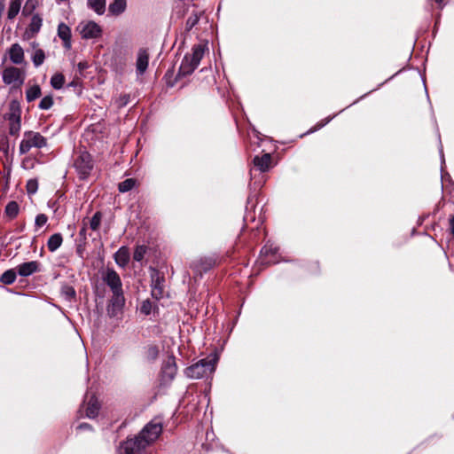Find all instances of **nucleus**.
<instances>
[{
  "mask_svg": "<svg viewBox=\"0 0 454 454\" xmlns=\"http://www.w3.org/2000/svg\"><path fill=\"white\" fill-rule=\"evenodd\" d=\"M162 426L160 422H150L137 435L129 437L123 442L118 454H147V447L153 443L161 434Z\"/></svg>",
  "mask_w": 454,
  "mask_h": 454,
  "instance_id": "1",
  "label": "nucleus"
},
{
  "mask_svg": "<svg viewBox=\"0 0 454 454\" xmlns=\"http://www.w3.org/2000/svg\"><path fill=\"white\" fill-rule=\"evenodd\" d=\"M206 50H207V42L193 45L192 52L184 55L176 74V78L185 77L192 74L200 65Z\"/></svg>",
  "mask_w": 454,
  "mask_h": 454,
  "instance_id": "2",
  "label": "nucleus"
},
{
  "mask_svg": "<svg viewBox=\"0 0 454 454\" xmlns=\"http://www.w3.org/2000/svg\"><path fill=\"white\" fill-rule=\"evenodd\" d=\"M217 360L216 356L200 359L199 362L186 368L185 374L192 379H201L212 374L215 370Z\"/></svg>",
  "mask_w": 454,
  "mask_h": 454,
  "instance_id": "3",
  "label": "nucleus"
},
{
  "mask_svg": "<svg viewBox=\"0 0 454 454\" xmlns=\"http://www.w3.org/2000/svg\"><path fill=\"white\" fill-rule=\"evenodd\" d=\"M8 121V131L11 136L17 137L21 129V107L17 100H12L9 104V110L4 114Z\"/></svg>",
  "mask_w": 454,
  "mask_h": 454,
  "instance_id": "4",
  "label": "nucleus"
},
{
  "mask_svg": "<svg viewBox=\"0 0 454 454\" xmlns=\"http://www.w3.org/2000/svg\"><path fill=\"white\" fill-rule=\"evenodd\" d=\"M47 145V139L39 132L25 131L19 146L20 154L27 153L32 148L41 149Z\"/></svg>",
  "mask_w": 454,
  "mask_h": 454,
  "instance_id": "5",
  "label": "nucleus"
},
{
  "mask_svg": "<svg viewBox=\"0 0 454 454\" xmlns=\"http://www.w3.org/2000/svg\"><path fill=\"white\" fill-rule=\"evenodd\" d=\"M74 167L80 179H87L93 169V161L90 154L87 152H81L74 159Z\"/></svg>",
  "mask_w": 454,
  "mask_h": 454,
  "instance_id": "6",
  "label": "nucleus"
},
{
  "mask_svg": "<svg viewBox=\"0 0 454 454\" xmlns=\"http://www.w3.org/2000/svg\"><path fill=\"white\" fill-rule=\"evenodd\" d=\"M3 81L5 84H13L20 87L25 81L24 72L15 67H8L3 71Z\"/></svg>",
  "mask_w": 454,
  "mask_h": 454,
  "instance_id": "7",
  "label": "nucleus"
},
{
  "mask_svg": "<svg viewBox=\"0 0 454 454\" xmlns=\"http://www.w3.org/2000/svg\"><path fill=\"white\" fill-rule=\"evenodd\" d=\"M151 282L152 296L160 300L164 295V276L159 270L151 269Z\"/></svg>",
  "mask_w": 454,
  "mask_h": 454,
  "instance_id": "8",
  "label": "nucleus"
},
{
  "mask_svg": "<svg viewBox=\"0 0 454 454\" xmlns=\"http://www.w3.org/2000/svg\"><path fill=\"white\" fill-rule=\"evenodd\" d=\"M78 29L84 39H96L102 35L101 27L95 21L82 22Z\"/></svg>",
  "mask_w": 454,
  "mask_h": 454,
  "instance_id": "9",
  "label": "nucleus"
},
{
  "mask_svg": "<svg viewBox=\"0 0 454 454\" xmlns=\"http://www.w3.org/2000/svg\"><path fill=\"white\" fill-rule=\"evenodd\" d=\"M125 305L123 294H113L106 307L107 315L110 317H116L122 313Z\"/></svg>",
  "mask_w": 454,
  "mask_h": 454,
  "instance_id": "10",
  "label": "nucleus"
},
{
  "mask_svg": "<svg viewBox=\"0 0 454 454\" xmlns=\"http://www.w3.org/2000/svg\"><path fill=\"white\" fill-rule=\"evenodd\" d=\"M103 279L111 289L113 294H123L121 278L114 270L108 269Z\"/></svg>",
  "mask_w": 454,
  "mask_h": 454,
  "instance_id": "11",
  "label": "nucleus"
},
{
  "mask_svg": "<svg viewBox=\"0 0 454 454\" xmlns=\"http://www.w3.org/2000/svg\"><path fill=\"white\" fill-rule=\"evenodd\" d=\"M278 248L273 247L272 244L267 243L261 250L260 262L262 264L270 265L277 263V253Z\"/></svg>",
  "mask_w": 454,
  "mask_h": 454,
  "instance_id": "12",
  "label": "nucleus"
},
{
  "mask_svg": "<svg viewBox=\"0 0 454 454\" xmlns=\"http://www.w3.org/2000/svg\"><path fill=\"white\" fill-rule=\"evenodd\" d=\"M42 26L43 17L39 13L33 14L24 35L27 39L34 38L40 32Z\"/></svg>",
  "mask_w": 454,
  "mask_h": 454,
  "instance_id": "13",
  "label": "nucleus"
},
{
  "mask_svg": "<svg viewBox=\"0 0 454 454\" xmlns=\"http://www.w3.org/2000/svg\"><path fill=\"white\" fill-rule=\"evenodd\" d=\"M149 63V54L146 50L140 49L137 52L136 68L138 75H142L145 74L148 67Z\"/></svg>",
  "mask_w": 454,
  "mask_h": 454,
  "instance_id": "14",
  "label": "nucleus"
},
{
  "mask_svg": "<svg viewBox=\"0 0 454 454\" xmlns=\"http://www.w3.org/2000/svg\"><path fill=\"white\" fill-rule=\"evenodd\" d=\"M10 60L15 65L24 62V51L19 43H14L9 49Z\"/></svg>",
  "mask_w": 454,
  "mask_h": 454,
  "instance_id": "15",
  "label": "nucleus"
},
{
  "mask_svg": "<svg viewBox=\"0 0 454 454\" xmlns=\"http://www.w3.org/2000/svg\"><path fill=\"white\" fill-rule=\"evenodd\" d=\"M58 35L63 41L64 47L69 49L71 47V29L65 23L58 26Z\"/></svg>",
  "mask_w": 454,
  "mask_h": 454,
  "instance_id": "16",
  "label": "nucleus"
},
{
  "mask_svg": "<svg viewBox=\"0 0 454 454\" xmlns=\"http://www.w3.org/2000/svg\"><path fill=\"white\" fill-rule=\"evenodd\" d=\"M254 165L261 171L266 172L270 168L271 156L270 153H264L262 156L254 158Z\"/></svg>",
  "mask_w": 454,
  "mask_h": 454,
  "instance_id": "17",
  "label": "nucleus"
},
{
  "mask_svg": "<svg viewBox=\"0 0 454 454\" xmlns=\"http://www.w3.org/2000/svg\"><path fill=\"white\" fill-rule=\"evenodd\" d=\"M18 273L22 277H28L38 270V262L31 261L18 266Z\"/></svg>",
  "mask_w": 454,
  "mask_h": 454,
  "instance_id": "18",
  "label": "nucleus"
},
{
  "mask_svg": "<svg viewBox=\"0 0 454 454\" xmlns=\"http://www.w3.org/2000/svg\"><path fill=\"white\" fill-rule=\"evenodd\" d=\"M99 408L100 405L98 399L94 395L90 396L87 403L86 417L89 419L96 418L98 414Z\"/></svg>",
  "mask_w": 454,
  "mask_h": 454,
  "instance_id": "19",
  "label": "nucleus"
},
{
  "mask_svg": "<svg viewBox=\"0 0 454 454\" xmlns=\"http://www.w3.org/2000/svg\"><path fill=\"white\" fill-rule=\"evenodd\" d=\"M87 6L98 15H103L106 8V0H87Z\"/></svg>",
  "mask_w": 454,
  "mask_h": 454,
  "instance_id": "20",
  "label": "nucleus"
},
{
  "mask_svg": "<svg viewBox=\"0 0 454 454\" xmlns=\"http://www.w3.org/2000/svg\"><path fill=\"white\" fill-rule=\"evenodd\" d=\"M22 2L21 0H10L7 11V19L9 20H12L17 17L21 10Z\"/></svg>",
  "mask_w": 454,
  "mask_h": 454,
  "instance_id": "21",
  "label": "nucleus"
},
{
  "mask_svg": "<svg viewBox=\"0 0 454 454\" xmlns=\"http://www.w3.org/2000/svg\"><path fill=\"white\" fill-rule=\"evenodd\" d=\"M115 262L121 266L125 267L129 261V253L127 247H121L115 254L114 256Z\"/></svg>",
  "mask_w": 454,
  "mask_h": 454,
  "instance_id": "22",
  "label": "nucleus"
},
{
  "mask_svg": "<svg viewBox=\"0 0 454 454\" xmlns=\"http://www.w3.org/2000/svg\"><path fill=\"white\" fill-rule=\"evenodd\" d=\"M126 7V0H114V2L109 4L108 10L111 14L118 16L124 12Z\"/></svg>",
  "mask_w": 454,
  "mask_h": 454,
  "instance_id": "23",
  "label": "nucleus"
},
{
  "mask_svg": "<svg viewBox=\"0 0 454 454\" xmlns=\"http://www.w3.org/2000/svg\"><path fill=\"white\" fill-rule=\"evenodd\" d=\"M63 238L60 233L51 235L47 241V247L51 252H55L62 245Z\"/></svg>",
  "mask_w": 454,
  "mask_h": 454,
  "instance_id": "24",
  "label": "nucleus"
},
{
  "mask_svg": "<svg viewBox=\"0 0 454 454\" xmlns=\"http://www.w3.org/2000/svg\"><path fill=\"white\" fill-rule=\"evenodd\" d=\"M0 153H3L6 160H12V153H10V145L6 137H0Z\"/></svg>",
  "mask_w": 454,
  "mask_h": 454,
  "instance_id": "25",
  "label": "nucleus"
},
{
  "mask_svg": "<svg viewBox=\"0 0 454 454\" xmlns=\"http://www.w3.org/2000/svg\"><path fill=\"white\" fill-rule=\"evenodd\" d=\"M17 278V273L14 269H10L4 271L1 277L0 281L4 285H12Z\"/></svg>",
  "mask_w": 454,
  "mask_h": 454,
  "instance_id": "26",
  "label": "nucleus"
},
{
  "mask_svg": "<svg viewBox=\"0 0 454 454\" xmlns=\"http://www.w3.org/2000/svg\"><path fill=\"white\" fill-rule=\"evenodd\" d=\"M159 353L160 350L157 345L151 344L145 348V358L148 361H155L159 356Z\"/></svg>",
  "mask_w": 454,
  "mask_h": 454,
  "instance_id": "27",
  "label": "nucleus"
},
{
  "mask_svg": "<svg viewBox=\"0 0 454 454\" xmlns=\"http://www.w3.org/2000/svg\"><path fill=\"white\" fill-rule=\"evenodd\" d=\"M61 295L68 301H72L75 299V290L73 286L68 285H64L61 287Z\"/></svg>",
  "mask_w": 454,
  "mask_h": 454,
  "instance_id": "28",
  "label": "nucleus"
},
{
  "mask_svg": "<svg viewBox=\"0 0 454 454\" xmlns=\"http://www.w3.org/2000/svg\"><path fill=\"white\" fill-rule=\"evenodd\" d=\"M136 179L134 178H128L124 181L121 182L118 185V189L120 192H127L132 190L136 185Z\"/></svg>",
  "mask_w": 454,
  "mask_h": 454,
  "instance_id": "29",
  "label": "nucleus"
},
{
  "mask_svg": "<svg viewBox=\"0 0 454 454\" xmlns=\"http://www.w3.org/2000/svg\"><path fill=\"white\" fill-rule=\"evenodd\" d=\"M19 205L16 201H10L5 207V214L10 218H15L19 214Z\"/></svg>",
  "mask_w": 454,
  "mask_h": 454,
  "instance_id": "30",
  "label": "nucleus"
},
{
  "mask_svg": "<svg viewBox=\"0 0 454 454\" xmlns=\"http://www.w3.org/2000/svg\"><path fill=\"white\" fill-rule=\"evenodd\" d=\"M41 96V89L38 85L30 87L26 92L27 102H32Z\"/></svg>",
  "mask_w": 454,
  "mask_h": 454,
  "instance_id": "31",
  "label": "nucleus"
},
{
  "mask_svg": "<svg viewBox=\"0 0 454 454\" xmlns=\"http://www.w3.org/2000/svg\"><path fill=\"white\" fill-rule=\"evenodd\" d=\"M37 6V0H27L21 11L23 16L27 17L31 15Z\"/></svg>",
  "mask_w": 454,
  "mask_h": 454,
  "instance_id": "32",
  "label": "nucleus"
},
{
  "mask_svg": "<svg viewBox=\"0 0 454 454\" xmlns=\"http://www.w3.org/2000/svg\"><path fill=\"white\" fill-rule=\"evenodd\" d=\"M45 59V53L42 49H36L32 56V61L35 67H40Z\"/></svg>",
  "mask_w": 454,
  "mask_h": 454,
  "instance_id": "33",
  "label": "nucleus"
},
{
  "mask_svg": "<svg viewBox=\"0 0 454 454\" xmlns=\"http://www.w3.org/2000/svg\"><path fill=\"white\" fill-rule=\"evenodd\" d=\"M147 253V247L145 245H138L136 247L134 254H133V259L137 262H141L145 254Z\"/></svg>",
  "mask_w": 454,
  "mask_h": 454,
  "instance_id": "34",
  "label": "nucleus"
},
{
  "mask_svg": "<svg viewBox=\"0 0 454 454\" xmlns=\"http://www.w3.org/2000/svg\"><path fill=\"white\" fill-rule=\"evenodd\" d=\"M64 83H65V77L61 74H55L51 78V84L56 90L61 89L63 87Z\"/></svg>",
  "mask_w": 454,
  "mask_h": 454,
  "instance_id": "35",
  "label": "nucleus"
},
{
  "mask_svg": "<svg viewBox=\"0 0 454 454\" xmlns=\"http://www.w3.org/2000/svg\"><path fill=\"white\" fill-rule=\"evenodd\" d=\"M200 21V15L197 12L191 14L185 22V30L190 31Z\"/></svg>",
  "mask_w": 454,
  "mask_h": 454,
  "instance_id": "36",
  "label": "nucleus"
},
{
  "mask_svg": "<svg viewBox=\"0 0 454 454\" xmlns=\"http://www.w3.org/2000/svg\"><path fill=\"white\" fill-rule=\"evenodd\" d=\"M102 214L101 212H96L91 219L90 220V227L92 231H97L101 223Z\"/></svg>",
  "mask_w": 454,
  "mask_h": 454,
  "instance_id": "37",
  "label": "nucleus"
},
{
  "mask_svg": "<svg viewBox=\"0 0 454 454\" xmlns=\"http://www.w3.org/2000/svg\"><path fill=\"white\" fill-rule=\"evenodd\" d=\"M154 308V305L150 300H145L140 307V312L145 316H148L152 313L153 309Z\"/></svg>",
  "mask_w": 454,
  "mask_h": 454,
  "instance_id": "38",
  "label": "nucleus"
},
{
  "mask_svg": "<svg viewBox=\"0 0 454 454\" xmlns=\"http://www.w3.org/2000/svg\"><path fill=\"white\" fill-rule=\"evenodd\" d=\"M129 94H122L120 95L114 101V104L118 108H122L126 106L129 102Z\"/></svg>",
  "mask_w": 454,
  "mask_h": 454,
  "instance_id": "39",
  "label": "nucleus"
},
{
  "mask_svg": "<svg viewBox=\"0 0 454 454\" xmlns=\"http://www.w3.org/2000/svg\"><path fill=\"white\" fill-rule=\"evenodd\" d=\"M53 105V98L51 96L43 97L39 104V108L43 110L50 109Z\"/></svg>",
  "mask_w": 454,
  "mask_h": 454,
  "instance_id": "40",
  "label": "nucleus"
},
{
  "mask_svg": "<svg viewBox=\"0 0 454 454\" xmlns=\"http://www.w3.org/2000/svg\"><path fill=\"white\" fill-rule=\"evenodd\" d=\"M335 117V115L333 116H328L326 117L325 119L322 120L321 121L317 122L313 128H311L306 134H310V133H313L318 129H320L321 128H323L324 126H325L327 123H329L333 118Z\"/></svg>",
  "mask_w": 454,
  "mask_h": 454,
  "instance_id": "41",
  "label": "nucleus"
},
{
  "mask_svg": "<svg viewBox=\"0 0 454 454\" xmlns=\"http://www.w3.org/2000/svg\"><path fill=\"white\" fill-rule=\"evenodd\" d=\"M176 372V367L174 363L168 362L164 366L163 372L168 375L170 379H173Z\"/></svg>",
  "mask_w": 454,
  "mask_h": 454,
  "instance_id": "42",
  "label": "nucleus"
},
{
  "mask_svg": "<svg viewBox=\"0 0 454 454\" xmlns=\"http://www.w3.org/2000/svg\"><path fill=\"white\" fill-rule=\"evenodd\" d=\"M38 190V182L36 179H30L27 183V191L29 194H34Z\"/></svg>",
  "mask_w": 454,
  "mask_h": 454,
  "instance_id": "43",
  "label": "nucleus"
},
{
  "mask_svg": "<svg viewBox=\"0 0 454 454\" xmlns=\"http://www.w3.org/2000/svg\"><path fill=\"white\" fill-rule=\"evenodd\" d=\"M34 166H35V160L30 156L25 157L23 159V160L21 161V167L24 169H31L34 168Z\"/></svg>",
  "mask_w": 454,
  "mask_h": 454,
  "instance_id": "44",
  "label": "nucleus"
},
{
  "mask_svg": "<svg viewBox=\"0 0 454 454\" xmlns=\"http://www.w3.org/2000/svg\"><path fill=\"white\" fill-rule=\"evenodd\" d=\"M47 220H48V218L44 214H39L35 217V224L37 227H42L47 223Z\"/></svg>",
  "mask_w": 454,
  "mask_h": 454,
  "instance_id": "45",
  "label": "nucleus"
},
{
  "mask_svg": "<svg viewBox=\"0 0 454 454\" xmlns=\"http://www.w3.org/2000/svg\"><path fill=\"white\" fill-rule=\"evenodd\" d=\"M89 429H91V426L88 423H81L77 427V430H89Z\"/></svg>",
  "mask_w": 454,
  "mask_h": 454,
  "instance_id": "46",
  "label": "nucleus"
},
{
  "mask_svg": "<svg viewBox=\"0 0 454 454\" xmlns=\"http://www.w3.org/2000/svg\"><path fill=\"white\" fill-rule=\"evenodd\" d=\"M450 229L451 234L454 236V215L450 218Z\"/></svg>",
  "mask_w": 454,
  "mask_h": 454,
  "instance_id": "47",
  "label": "nucleus"
},
{
  "mask_svg": "<svg viewBox=\"0 0 454 454\" xmlns=\"http://www.w3.org/2000/svg\"><path fill=\"white\" fill-rule=\"evenodd\" d=\"M85 233H86V228H85V227H83V228H82V230L80 231V235H85Z\"/></svg>",
  "mask_w": 454,
  "mask_h": 454,
  "instance_id": "48",
  "label": "nucleus"
},
{
  "mask_svg": "<svg viewBox=\"0 0 454 454\" xmlns=\"http://www.w3.org/2000/svg\"><path fill=\"white\" fill-rule=\"evenodd\" d=\"M440 153H441L442 163H443L444 162V157H443V154H442V148L440 149Z\"/></svg>",
  "mask_w": 454,
  "mask_h": 454,
  "instance_id": "49",
  "label": "nucleus"
},
{
  "mask_svg": "<svg viewBox=\"0 0 454 454\" xmlns=\"http://www.w3.org/2000/svg\"><path fill=\"white\" fill-rule=\"evenodd\" d=\"M438 4L440 5H443V1L444 0H434Z\"/></svg>",
  "mask_w": 454,
  "mask_h": 454,
  "instance_id": "50",
  "label": "nucleus"
},
{
  "mask_svg": "<svg viewBox=\"0 0 454 454\" xmlns=\"http://www.w3.org/2000/svg\"><path fill=\"white\" fill-rule=\"evenodd\" d=\"M79 67L82 69V68H84L85 67V65H83L82 63H80L79 64Z\"/></svg>",
  "mask_w": 454,
  "mask_h": 454,
  "instance_id": "51",
  "label": "nucleus"
},
{
  "mask_svg": "<svg viewBox=\"0 0 454 454\" xmlns=\"http://www.w3.org/2000/svg\"><path fill=\"white\" fill-rule=\"evenodd\" d=\"M32 46H33L34 48H35V47L37 46V43H32Z\"/></svg>",
  "mask_w": 454,
  "mask_h": 454,
  "instance_id": "52",
  "label": "nucleus"
}]
</instances>
